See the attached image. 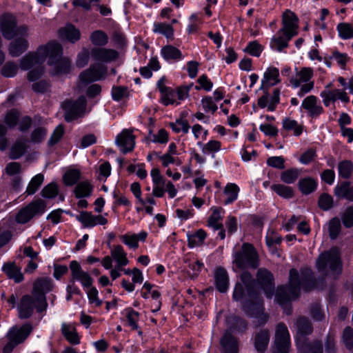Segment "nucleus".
I'll list each match as a JSON object with an SVG mask.
<instances>
[{"label":"nucleus","mask_w":353,"mask_h":353,"mask_svg":"<svg viewBox=\"0 0 353 353\" xmlns=\"http://www.w3.org/2000/svg\"><path fill=\"white\" fill-rule=\"evenodd\" d=\"M62 47L55 41H50L46 45L39 46L35 53H28L21 59L20 67L23 70H31L28 72V79H38L43 70L40 64L48 57V64L53 66V74L68 73L71 68V61L68 58H62Z\"/></svg>","instance_id":"1"},{"label":"nucleus","mask_w":353,"mask_h":353,"mask_svg":"<svg viewBox=\"0 0 353 353\" xmlns=\"http://www.w3.org/2000/svg\"><path fill=\"white\" fill-rule=\"evenodd\" d=\"M312 281V271L310 270H303L301 274L296 270H291L288 286H281L277 289L276 295L277 302L283 307H285L289 301L299 296L301 288L305 290H309V285Z\"/></svg>","instance_id":"2"},{"label":"nucleus","mask_w":353,"mask_h":353,"mask_svg":"<svg viewBox=\"0 0 353 353\" xmlns=\"http://www.w3.org/2000/svg\"><path fill=\"white\" fill-rule=\"evenodd\" d=\"M3 36L10 39L15 37L10 43L9 52L12 57H18L28 47L26 39L28 35V28L26 26L17 27L16 19L11 14H5L1 17L0 24Z\"/></svg>","instance_id":"3"},{"label":"nucleus","mask_w":353,"mask_h":353,"mask_svg":"<svg viewBox=\"0 0 353 353\" xmlns=\"http://www.w3.org/2000/svg\"><path fill=\"white\" fill-rule=\"evenodd\" d=\"M52 288V282L50 279H42L38 280L34 286L32 296H24L18 307L19 316L21 319H26L31 316L34 308L41 312L46 307L45 294Z\"/></svg>","instance_id":"4"},{"label":"nucleus","mask_w":353,"mask_h":353,"mask_svg":"<svg viewBox=\"0 0 353 353\" xmlns=\"http://www.w3.org/2000/svg\"><path fill=\"white\" fill-rule=\"evenodd\" d=\"M296 327L298 353H323L322 345L320 343L316 342L312 346L306 342L305 335L312 332V327L307 319L299 318L296 321Z\"/></svg>","instance_id":"5"},{"label":"nucleus","mask_w":353,"mask_h":353,"mask_svg":"<svg viewBox=\"0 0 353 353\" xmlns=\"http://www.w3.org/2000/svg\"><path fill=\"white\" fill-rule=\"evenodd\" d=\"M341 262L337 248L321 254L316 261L317 269L325 274L336 275L341 272Z\"/></svg>","instance_id":"6"},{"label":"nucleus","mask_w":353,"mask_h":353,"mask_svg":"<svg viewBox=\"0 0 353 353\" xmlns=\"http://www.w3.org/2000/svg\"><path fill=\"white\" fill-rule=\"evenodd\" d=\"M314 70L310 67L301 68L296 72V75L290 80L294 88H299L297 95L303 97L313 90L314 82L312 81Z\"/></svg>","instance_id":"7"},{"label":"nucleus","mask_w":353,"mask_h":353,"mask_svg":"<svg viewBox=\"0 0 353 353\" xmlns=\"http://www.w3.org/2000/svg\"><path fill=\"white\" fill-rule=\"evenodd\" d=\"M235 268L243 270L248 268H256L259 265L258 255L252 245L244 243L241 252L234 254Z\"/></svg>","instance_id":"8"},{"label":"nucleus","mask_w":353,"mask_h":353,"mask_svg":"<svg viewBox=\"0 0 353 353\" xmlns=\"http://www.w3.org/2000/svg\"><path fill=\"white\" fill-rule=\"evenodd\" d=\"M31 330L32 327L29 324H26L20 327H12L7 334L8 341L3 347V353L11 352L16 345L27 338Z\"/></svg>","instance_id":"9"},{"label":"nucleus","mask_w":353,"mask_h":353,"mask_svg":"<svg viewBox=\"0 0 353 353\" xmlns=\"http://www.w3.org/2000/svg\"><path fill=\"white\" fill-rule=\"evenodd\" d=\"M86 100L84 97H80L77 101H65L62 104L65 119L67 121H71L78 117L81 116L85 111Z\"/></svg>","instance_id":"10"},{"label":"nucleus","mask_w":353,"mask_h":353,"mask_svg":"<svg viewBox=\"0 0 353 353\" xmlns=\"http://www.w3.org/2000/svg\"><path fill=\"white\" fill-rule=\"evenodd\" d=\"M290 337L288 327L284 324H279L276 328L273 353H288Z\"/></svg>","instance_id":"11"},{"label":"nucleus","mask_w":353,"mask_h":353,"mask_svg":"<svg viewBox=\"0 0 353 353\" xmlns=\"http://www.w3.org/2000/svg\"><path fill=\"white\" fill-rule=\"evenodd\" d=\"M70 268L72 281L79 282L84 290L92 285L93 279L88 272L82 269L79 263L77 261H72L70 263Z\"/></svg>","instance_id":"12"},{"label":"nucleus","mask_w":353,"mask_h":353,"mask_svg":"<svg viewBox=\"0 0 353 353\" xmlns=\"http://www.w3.org/2000/svg\"><path fill=\"white\" fill-rule=\"evenodd\" d=\"M43 204L41 201H36L30 203L26 208L21 209L16 216V220L20 223L29 221L34 215L42 212Z\"/></svg>","instance_id":"13"},{"label":"nucleus","mask_w":353,"mask_h":353,"mask_svg":"<svg viewBox=\"0 0 353 353\" xmlns=\"http://www.w3.org/2000/svg\"><path fill=\"white\" fill-rule=\"evenodd\" d=\"M322 101L325 106L328 107L330 104L334 103L337 100H340L343 103H347L350 101V98L345 90L334 89L330 90L324 89L320 93Z\"/></svg>","instance_id":"14"},{"label":"nucleus","mask_w":353,"mask_h":353,"mask_svg":"<svg viewBox=\"0 0 353 353\" xmlns=\"http://www.w3.org/2000/svg\"><path fill=\"white\" fill-rule=\"evenodd\" d=\"M107 73L106 67L103 65H95L90 69L83 72L80 76V80L83 83L97 81L104 78Z\"/></svg>","instance_id":"15"},{"label":"nucleus","mask_w":353,"mask_h":353,"mask_svg":"<svg viewBox=\"0 0 353 353\" xmlns=\"http://www.w3.org/2000/svg\"><path fill=\"white\" fill-rule=\"evenodd\" d=\"M77 219L85 228H93L96 225H103L108 223L107 219L102 215H93L88 212H81L77 216Z\"/></svg>","instance_id":"16"},{"label":"nucleus","mask_w":353,"mask_h":353,"mask_svg":"<svg viewBox=\"0 0 353 353\" xmlns=\"http://www.w3.org/2000/svg\"><path fill=\"white\" fill-rule=\"evenodd\" d=\"M257 281L263 290L266 296L271 298L274 289L272 274L265 269H260L257 273Z\"/></svg>","instance_id":"17"},{"label":"nucleus","mask_w":353,"mask_h":353,"mask_svg":"<svg viewBox=\"0 0 353 353\" xmlns=\"http://www.w3.org/2000/svg\"><path fill=\"white\" fill-rule=\"evenodd\" d=\"M301 108L304 109L312 117H316L323 112L318 98L314 95L305 97L301 103Z\"/></svg>","instance_id":"18"},{"label":"nucleus","mask_w":353,"mask_h":353,"mask_svg":"<svg viewBox=\"0 0 353 353\" xmlns=\"http://www.w3.org/2000/svg\"><path fill=\"white\" fill-rule=\"evenodd\" d=\"M116 143L123 153L132 150L134 147V136L129 130H123L116 139Z\"/></svg>","instance_id":"19"},{"label":"nucleus","mask_w":353,"mask_h":353,"mask_svg":"<svg viewBox=\"0 0 353 353\" xmlns=\"http://www.w3.org/2000/svg\"><path fill=\"white\" fill-rule=\"evenodd\" d=\"M280 81L279 69L274 66H269L263 73L261 89H267L269 87L276 85Z\"/></svg>","instance_id":"20"},{"label":"nucleus","mask_w":353,"mask_h":353,"mask_svg":"<svg viewBox=\"0 0 353 353\" xmlns=\"http://www.w3.org/2000/svg\"><path fill=\"white\" fill-rule=\"evenodd\" d=\"M298 19L294 13L292 11L287 10L283 13L282 23L283 28L281 30L285 31L289 34L294 36L297 34L298 28Z\"/></svg>","instance_id":"21"},{"label":"nucleus","mask_w":353,"mask_h":353,"mask_svg":"<svg viewBox=\"0 0 353 353\" xmlns=\"http://www.w3.org/2000/svg\"><path fill=\"white\" fill-rule=\"evenodd\" d=\"M294 36L283 30H280L271 39L270 46L272 49L281 52L288 46L289 41Z\"/></svg>","instance_id":"22"},{"label":"nucleus","mask_w":353,"mask_h":353,"mask_svg":"<svg viewBox=\"0 0 353 353\" xmlns=\"http://www.w3.org/2000/svg\"><path fill=\"white\" fill-rule=\"evenodd\" d=\"M91 56L94 60L108 63L114 61L118 57V52L112 49L94 48L91 51Z\"/></svg>","instance_id":"23"},{"label":"nucleus","mask_w":353,"mask_h":353,"mask_svg":"<svg viewBox=\"0 0 353 353\" xmlns=\"http://www.w3.org/2000/svg\"><path fill=\"white\" fill-rule=\"evenodd\" d=\"M59 36L61 39L67 40L70 43H75L81 38V32L74 25L68 23L61 28L59 31Z\"/></svg>","instance_id":"24"},{"label":"nucleus","mask_w":353,"mask_h":353,"mask_svg":"<svg viewBox=\"0 0 353 353\" xmlns=\"http://www.w3.org/2000/svg\"><path fill=\"white\" fill-rule=\"evenodd\" d=\"M159 88L161 92V100L163 104L165 105H178L180 104V102L177 100L175 90L170 88H166L164 85H160V83H159Z\"/></svg>","instance_id":"25"},{"label":"nucleus","mask_w":353,"mask_h":353,"mask_svg":"<svg viewBox=\"0 0 353 353\" xmlns=\"http://www.w3.org/2000/svg\"><path fill=\"white\" fill-rule=\"evenodd\" d=\"M239 191L240 189L236 183H228L225 186L223 192V203L229 205L234 202L238 198Z\"/></svg>","instance_id":"26"},{"label":"nucleus","mask_w":353,"mask_h":353,"mask_svg":"<svg viewBox=\"0 0 353 353\" xmlns=\"http://www.w3.org/2000/svg\"><path fill=\"white\" fill-rule=\"evenodd\" d=\"M2 270L10 279H14L17 283L21 282L23 279L20 268H19L14 262L4 263L2 267Z\"/></svg>","instance_id":"27"},{"label":"nucleus","mask_w":353,"mask_h":353,"mask_svg":"<svg viewBox=\"0 0 353 353\" xmlns=\"http://www.w3.org/2000/svg\"><path fill=\"white\" fill-rule=\"evenodd\" d=\"M63 335L68 342L72 344H79V336L77 334L76 327L72 323H63L61 325Z\"/></svg>","instance_id":"28"},{"label":"nucleus","mask_w":353,"mask_h":353,"mask_svg":"<svg viewBox=\"0 0 353 353\" xmlns=\"http://www.w3.org/2000/svg\"><path fill=\"white\" fill-rule=\"evenodd\" d=\"M110 254L112 259L117 262V265H119V267H123L129 263L127 253L121 245H118L114 246L111 250Z\"/></svg>","instance_id":"29"},{"label":"nucleus","mask_w":353,"mask_h":353,"mask_svg":"<svg viewBox=\"0 0 353 353\" xmlns=\"http://www.w3.org/2000/svg\"><path fill=\"white\" fill-rule=\"evenodd\" d=\"M161 54L167 61H179L183 59L181 52L172 46H165L162 48Z\"/></svg>","instance_id":"30"},{"label":"nucleus","mask_w":353,"mask_h":353,"mask_svg":"<svg viewBox=\"0 0 353 353\" xmlns=\"http://www.w3.org/2000/svg\"><path fill=\"white\" fill-rule=\"evenodd\" d=\"M211 210L212 214L208 219V225L215 230L221 229L223 225L221 221L224 212L223 210L220 208L213 207L211 208Z\"/></svg>","instance_id":"31"},{"label":"nucleus","mask_w":353,"mask_h":353,"mask_svg":"<svg viewBox=\"0 0 353 353\" xmlns=\"http://www.w3.org/2000/svg\"><path fill=\"white\" fill-rule=\"evenodd\" d=\"M215 283L216 288L221 292H225L228 288V276L223 268H218L215 272Z\"/></svg>","instance_id":"32"},{"label":"nucleus","mask_w":353,"mask_h":353,"mask_svg":"<svg viewBox=\"0 0 353 353\" xmlns=\"http://www.w3.org/2000/svg\"><path fill=\"white\" fill-rule=\"evenodd\" d=\"M225 353H237L238 343L230 334L225 333L221 340Z\"/></svg>","instance_id":"33"},{"label":"nucleus","mask_w":353,"mask_h":353,"mask_svg":"<svg viewBox=\"0 0 353 353\" xmlns=\"http://www.w3.org/2000/svg\"><path fill=\"white\" fill-rule=\"evenodd\" d=\"M269 342V333L267 330H261L258 332L254 339L256 350L259 352H263Z\"/></svg>","instance_id":"34"},{"label":"nucleus","mask_w":353,"mask_h":353,"mask_svg":"<svg viewBox=\"0 0 353 353\" xmlns=\"http://www.w3.org/2000/svg\"><path fill=\"white\" fill-rule=\"evenodd\" d=\"M317 182L312 177H305L299 180V188L303 194H308L315 190Z\"/></svg>","instance_id":"35"},{"label":"nucleus","mask_w":353,"mask_h":353,"mask_svg":"<svg viewBox=\"0 0 353 353\" xmlns=\"http://www.w3.org/2000/svg\"><path fill=\"white\" fill-rule=\"evenodd\" d=\"M206 232L202 230H198L194 233L188 234V245L190 248L201 245L206 238Z\"/></svg>","instance_id":"36"},{"label":"nucleus","mask_w":353,"mask_h":353,"mask_svg":"<svg viewBox=\"0 0 353 353\" xmlns=\"http://www.w3.org/2000/svg\"><path fill=\"white\" fill-rule=\"evenodd\" d=\"M196 145L201 149L202 152L204 154L216 153L221 148V142L216 140H210L205 144L201 143V141H198Z\"/></svg>","instance_id":"37"},{"label":"nucleus","mask_w":353,"mask_h":353,"mask_svg":"<svg viewBox=\"0 0 353 353\" xmlns=\"http://www.w3.org/2000/svg\"><path fill=\"white\" fill-rule=\"evenodd\" d=\"M282 124L285 130L292 131L295 136H299L303 132V127L294 119L285 118L283 120Z\"/></svg>","instance_id":"38"},{"label":"nucleus","mask_w":353,"mask_h":353,"mask_svg":"<svg viewBox=\"0 0 353 353\" xmlns=\"http://www.w3.org/2000/svg\"><path fill=\"white\" fill-rule=\"evenodd\" d=\"M339 36L343 40L353 38V27L348 23H340L337 25Z\"/></svg>","instance_id":"39"},{"label":"nucleus","mask_w":353,"mask_h":353,"mask_svg":"<svg viewBox=\"0 0 353 353\" xmlns=\"http://www.w3.org/2000/svg\"><path fill=\"white\" fill-rule=\"evenodd\" d=\"M301 174V171L296 168L286 170L281 172V180L288 184L294 183Z\"/></svg>","instance_id":"40"},{"label":"nucleus","mask_w":353,"mask_h":353,"mask_svg":"<svg viewBox=\"0 0 353 353\" xmlns=\"http://www.w3.org/2000/svg\"><path fill=\"white\" fill-rule=\"evenodd\" d=\"M26 148V142L23 139L17 140L12 146L10 150V157L18 159L23 155Z\"/></svg>","instance_id":"41"},{"label":"nucleus","mask_w":353,"mask_h":353,"mask_svg":"<svg viewBox=\"0 0 353 353\" xmlns=\"http://www.w3.org/2000/svg\"><path fill=\"white\" fill-rule=\"evenodd\" d=\"M271 189L279 196L285 199L292 198L294 195V190L291 187L283 184H274Z\"/></svg>","instance_id":"42"},{"label":"nucleus","mask_w":353,"mask_h":353,"mask_svg":"<svg viewBox=\"0 0 353 353\" xmlns=\"http://www.w3.org/2000/svg\"><path fill=\"white\" fill-rule=\"evenodd\" d=\"M190 129H191L192 134L195 140H197V142L201 141L202 143L203 141L206 140L208 135V130L202 127L200 124L196 123L190 127Z\"/></svg>","instance_id":"43"},{"label":"nucleus","mask_w":353,"mask_h":353,"mask_svg":"<svg viewBox=\"0 0 353 353\" xmlns=\"http://www.w3.org/2000/svg\"><path fill=\"white\" fill-rule=\"evenodd\" d=\"M92 192V186L88 181H83L77 185L74 194L77 198L87 197Z\"/></svg>","instance_id":"44"},{"label":"nucleus","mask_w":353,"mask_h":353,"mask_svg":"<svg viewBox=\"0 0 353 353\" xmlns=\"http://www.w3.org/2000/svg\"><path fill=\"white\" fill-rule=\"evenodd\" d=\"M90 41L94 46H105L108 41L107 34L101 30H96L91 33Z\"/></svg>","instance_id":"45"},{"label":"nucleus","mask_w":353,"mask_h":353,"mask_svg":"<svg viewBox=\"0 0 353 353\" xmlns=\"http://www.w3.org/2000/svg\"><path fill=\"white\" fill-rule=\"evenodd\" d=\"M153 31L155 33H159L167 38H170L173 35V28L171 25L165 23H154L153 25Z\"/></svg>","instance_id":"46"},{"label":"nucleus","mask_w":353,"mask_h":353,"mask_svg":"<svg viewBox=\"0 0 353 353\" xmlns=\"http://www.w3.org/2000/svg\"><path fill=\"white\" fill-rule=\"evenodd\" d=\"M81 172L76 169H70L65 172L63 176V183L66 185H72L79 179Z\"/></svg>","instance_id":"47"},{"label":"nucleus","mask_w":353,"mask_h":353,"mask_svg":"<svg viewBox=\"0 0 353 353\" xmlns=\"http://www.w3.org/2000/svg\"><path fill=\"white\" fill-rule=\"evenodd\" d=\"M43 179L44 176L41 174H38L34 176L30 181L26 189V192L28 194H34L43 183Z\"/></svg>","instance_id":"48"},{"label":"nucleus","mask_w":353,"mask_h":353,"mask_svg":"<svg viewBox=\"0 0 353 353\" xmlns=\"http://www.w3.org/2000/svg\"><path fill=\"white\" fill-rule=\"evenodd\" d=\"M124 314L127 319L128 323L132 329L137 328V323L139 319V314L132 308H127L124 311Z\"/></svg>","instance_id":"49"},{"label":"nucleus","mask_w":353,"mask_h":353,"mask_svg":"<svg viewBox=\"0 0 353 353\" xmlns=\"http://www.w3.org/2000/svg\"><path fill=\"white\" fill-rule=\"evenodd\" d=\"M170 125L172 130L176 133L183 132L187 134L190 128L188 122L181 119H177L174 123H171Z\"/></svg>","instance_id":"50"},{"label":"nucleus","mask_w":353,"mask_h":353,"mask_svg":"<svg viewBox=\"0 0 353 353\" xmlns=\"http://www.w3.org/2000/svg\"><path fill=\"white\" fill-rule=\"evenodd\" d=\"M339 174L344 179H348L353 170V164L349 161H343L338 165Z\"/></svg>","instance_id":"51"},{"label":"nucleus","mask_w":353,"mask_h":353,"mask_svg":"<svg viewBox=\"0 0 353 353\" xmlns=\"http://www.w3.org/2000/svg\"><path fill=\"white\" fill-rule=\"evenodd\" d=\"M85 290L90 304H94L97 307L102 305V301L99 299V292L95 287L92 285L89 288L85 289Z\"/></svg>","instance_id":"52"},{"label":"nucleus","mask_w":353,"mask_h":353,"mask_svg":"<svg viewBox=\"0 0 353 353\" xmlns=\"http://www.w3.org/2000/svg\"><path fill=\"white\" fill-rule=\"evenodd\" d=\"M121 241L128 247L137 249L139 247V241L136 234H125L120 236Z\"/></svg>","instance_id":"53"},{"label":"nucleus","mask_w":353,"mask_h":353,"mask_svg":"<svg viewBox=\"0 0 353 353\" xmlns=\"http://www.w3.org/2000/svg\"><path fill=\"white\" fill-rule=\"evenodd\" d=\"M150 139L153 143L165 144L169 139L168 133L165 130L160 129L157 133L150 136Z\"/></svg>","instance_id":"54"},{"label":"nucleus","mask_w":353,"mask_h":353,"mask_svg":"<svg viewBox=\"0 0 353 353\" xmlns=\"http://www.w3.org/2000/svg\"><path fill=\"white\" fill-rule=\"evenodd\" d=\"M281 241V238L276 232L273 230H269L267 232L266 244L272 252L274 251V245L279 244Z\"/></svg>","instance_id":"55"},{"label":"nucleus","mask_w":353,"mask_h":353,"mask_svg":"<svg viewBox=\"0 0 353 353\" xmlns=\"http://www.w3.org/2000/svg\"><path fill=\"white\" fill-rule=\"evenodd\" d=\"M341 230V223L339 219H332L328 223V230L331 239H335Z\"/></svg>","instance_id":"56"},{"label":"nucleus","mask_w":353,"mask_h":353,"mask_svg":"<svg viewBox=\"0 0 353 353\" xmlns=\"http://www.w3.org/2000/svg\"><path fill=\"white\" fill-rule=\"evenodd\" d=\"M18 70L17 65L12 62L6 63L1 68V74L5 77H14Z\"/></svg>","instance_id":"57"},{"label":"nucleus","mask_w":353,"mask_h":353,"mask_svg":"<svg viewBox=\"0 0 353 353\" xmlns=\"http://www.w3.org/2000/svg\"><path fill=\"white\" fill-rule=\"evenodd\" d=\"M201 104L203 108L206 112L214 113L218 109V107L214 100L210 97H205L202 99Z\"/></svg>","instance_id":"58"},{"label":"nucleus","mask_w":353,"mask_h":353,"mask_svg":"<svg viewBox=\"0 0 353 353\" xmlns=\"http://www.w3.org/2000/svg\"><path fill=\"white\" fill-rule=\"evenodd\" d=\"M156 158H158L163 167H168L171 164H174L176 161V158L172 155L166 153L161 154L158 152H154Z\"/></svg>","instance_id":"59"},{"label":"nucleus","mask_w":353,"mask_h":353,"mask_svg":"<svg viewBox=\"0 0 353 353\" xmlns=\"http://www.w3.org/2000/svg\"><path fill=\"white\" fill-rule=\"evenodd\" d=\"M19 117V113L17 110H11L5 117V123L10 127L13 128L16 125Z\"/></svg>","instance_id":"60"},{"label":"nucleus","mask_w":353,"mask_h":353,"mask_svg":"<svg viewBox=\"0 0 353 353\" xmlns=\"http://www.w3.org/2000/svg\"><path fill=\"white\" fill-rule=\"evenodd\" d=\"M343 342L345 347L348 349H351L353 347V329L350 327L345 328L343 333Z\"/></svg>","instance_id":"61"},{"label":"nucleus","mask_w":353,"mask_h":353,"mask_svg":"<svg viewBox=\"0 0 353 353\" xmlns=\"http://www.w3.org/2000/svg\"><path fill=\"white\" fill-rule=\"evenodd\" d=\"M58 185L51 183L46 185L42 190V194L46 198H54L58 194Z\"/></svg>","instance_id":"62"},{"label":"nucleus","mask_w":353,"mask_h":353,"mask_svg":"<svg viewBox=\"0 0 353 353\" xmlns=\"http://www.w3.org/2000/svg\"><path fill=\"white\" fill-rule=\"evenodd\" d=\"M245 50L252 56L259 57L263 50V47L257 41H252L248 44Z\"/></svg>","instance_id":"63"},{"label":"nucleus","mask_w":353,"mask_h":353,"mask_svg":"<svg viewBox=\"0 0 353 353\" xmlns=\"http://www.w3.org/2000/svg\"><path fill=\"white\" fill-rule=\"evenodd\" d=\"M99 178L100 180H105L111 173V165L108 162H103L99 167Z\"/></svg>","instance_id":"64"}]
</instances>
